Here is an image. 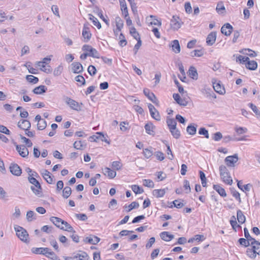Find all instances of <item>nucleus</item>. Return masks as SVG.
<instances>
[{
  "mask_svg": "<svg viewBox=\"0 0 260 260\" xmlns=\"http://www.w3.org/2000/svg\"><path fill=\"white\" fill-rule=\"evenodd\" d=\"M246 67L250 70H255L257 67V63L255 61L249 59L246 63Z\"/></svg>",
  "mask_w": 260,
  "mask_h": 260,
  "instance_id": "nucleus-29",
  "label": "nucleus"
},
{
  "mask_svg": "<svg viewBox=\"0 0 260 260\" xmlns=\"http://www.w3.org/2000/svg\"><path fill=\"white\" fill-rule=\"evenodd\" d=\"M248 106L255 114L257 118L260 119V112L258 110L257 107L252 103H249Z\"/></svg>",
  "mask_w": 260,
  "mask_h": 260,
  "instance_id": "nucleus-51",
  "label": "nucleus"
},
{
  "mask_svg": "<svg viewBox=\"0 0 260 260\" xmlns=\"http://www.w3.org/2000/svg\"><path fill=\"white\" fill-rule=\"evenodd\" d=\"M205 239V237L203 235H196L193 237L190 238L188 242V243H192L194 241H196L198 242L203 241Z\"/></svg>",
  "mask_w": 260,
  "mask_h": 260,
  "instance_id": "nucleus-37",
  "label": "nucleus"
},
{
  "mask_svg": "<svg viewBox=\"0 0 260 260\" xmlns=\"http://www.w3.org/2000/svg\"><path fill=\"white\" fill-rule=\"evenodd\" d=\"M197 126L195 124H190L186 128L187 132L191 135H195L197 132Z\"/></svg>",
  "mask_w": 260,
  "mask_h": 260,
  "instance_id": "nucleus-33",
  "label": "nucleus"
},
{
  "mask_svg": "<svg viewBox=\"0 0 260 260\" xmlns=\"http://www.w3.org/2000/svg\"><path fill=\"white\" fill-rule=\"evenodd\" d=\"M172 50L176 53H178L180 52V46L179 41L177 40H175L172 43Z\"/></svg>",
  "mask_w": 260,
  "mask_h": 260,
  "instance_id": "nucleus-34",
  "label": "nucleus"
},
{
  "mask_svg": "<svg viewBox=\"0 0 260 260\" xmlns=\"http://www.w3.org/2000/svg\"><path fill=\"white\" fill-rule=\"evenodd\" d=\"M154 128V125L151 122H148L145 125V129L146 132L149 135H153L154 134V132L153 131Z\"/></svg>",
  "mask_w": 260,
  "mask_h": 260,
  "instance_id": "nucleus-28",
  "label": "nucleus"
},
{
  "mask_svg": "<svg viewBox=\"0 0 260 260\" xmlns=\"http://www.w3.org/2000/svg\"><path fill=\"white\" fill-rule=\"evenodd\" d=\"M131 189L136 194H140L143 192V189L137 185H131Z\"/></svg>",
  "mask_w": 260,
  "mask_h": 260,
  "instance_id": "nucleus-52",
  "label": "nucleus"
},
{
  "mask_svg": "<svg viewBox=\"0 0 260 260\" xmlns=\"http://www.w3.org/2000/svg\"><path fill=\"white\" fill-rule=\"evenodd\" d=\"M213 188L219 193L221 197L223 198L226 197V193L224 189L221 187L220 185L214 184Z\"/></svg>",
  "mask_w": 260,
  "mask_h": 260,
  "instance_id": "nucleus-25",
  "label": "nucleus"
},
{
  "mask_svg": "<svg viewBox=\"0 0 260 260\" xmlns=\"http://www.w3.org/2000/svg\"><path fill=\"white\" fill-rule=\"evenodd\" d=\"M223 182L227 184L231 185L233 183V180L230 175V173H227V175H220Z\"/></svg>",
  "mask_w": 260,
  "mask_h": 260,
  "instance_id": "nucleus-32",
  "label": "nucleus"
},
{
  "mask_svg": "<svg viewBox=\"0 0 260 260\" xmlns=\"http://www.w3.org/2000/svg\"><path fill=\"white\" fill-rule=\"evenodd\" d=\"M256 242H251L252 249L256 252V253L260 255V242L255 241Z\"/></svg>",
  "mask_w": 260,
  "mask_h": 260,
  "instance_id": "nucleus-35",
  "label": "nucleus"
},
{
  "mask_svg": "<svg viewBox=\"0 0 260 260\" xmlns=\"http://www.w3.org/2000/svg\"><path fill=\"white\" fill-rule=\"evenodd\" d=\"M131 36L134 39L137 41L134 48V53L136 54L138 50L142 45V41L139 34L136 31V29L134 27H131Z\"/></svg>",
  "mask_w": 260,
  "mask_h": 260,
  "instance_id": "nucleus-4",
  "label": "nucleus"
},
{
  "mask_svg": "<svg viewBox=\"0 0 260 260\" xmlns=\"http://www.w3.org/2000/svg\"><path fill=\"white\" fill-rule=\"evenodd\" d=\"M14 230L16 233V235L20 240L25 243L28 242V234L23 228L16 225L14 226Z\"/></svg>",
  "mask_w": 260,
  "mask_h": 260,
  "instance_id": "nucleus-2",
  "label": "nucleus"
},
{
  "mask_svg": "<svg viewBox=\"0 0 260 260\" xmlns=\"http://www.w3.org/2000/svg\"><path fill=\"white\" fill-rule=\"evenodd\" d=\"M238 242L239 244L243 246L244 247H248L251 244L249 242L248 240H247L246 239L243 238H241L238 240Z\"/></svg>",
  "mask_w": 260,
  "mask_h": 260,
  "instance_id": "nucleus-60",
  "label": "nucleus"
},
{
  "mask_svg": "<svg viewBox=\"0 0 260 260\" xmlns=\"http://www.w3.org/2000/svg\"><path fill=\"white\" fill-rule=\"evenodd\" d=\"M146 22L149 25H154L157 26H161V21L155 18V16L153 15H150L147 17L146 19Z\"/></svg>",
  "mask_w": 260,
  "mask_h": 260,
  "instance_id": "nucleus-14",
  "label": "nucleus"
},
{
  "mask_svg": "<svg viewBox=\"0 0 260 260\" xmlns=\"http://www.w3.org/2000/svg\"><path fill=\"white\" fill-rule=\"evenodd\" d=\"M216 38V32L212 31L210 32L206 38V43L209 46H211L214 44Z\"/></svg>",
  "mask_w": 260,
  "mask_h": 260,
  "instance_id": "nucleus-19",
  "label": "nucleus"
},
{
  "mask_svg": "<svg viewBox=\"0 0 260 260\" xmlns=\"http://www.w3.org/2000/svg\"><path fill=\"white\" fill-rule=\"evenodd\" d=\"M167 123L169 127V129L174 128L176 126L177 122L173 118H167Z\"/></svg>",
  "mask_w": 260,
  "mask_h": 260,
  "instance_id": "nucleus-45",
  "label": "nucleus"
},
{
  "mask_svg": "<svg viewBox=\"0 0 260 260\" xmlns=\"http://www.w3.org/2000/svg\"><path fill=\"white\" fill-rule=\"evenodd\" d=\"M47 126V122L45 120L40 121L37 124L38 129L39 130H43L46 128Z\"/></svg>",
  "mask_w": 260,
  "mask_h": 260,
  "instance_id": "nucleus-63",
  "label": "nucleus"
},
{
  "mask_svg": "<svg viewBox=\"0 0 260 260\" xmlns=\"http://www.w3.org/2000/svg\"><path fill=\"white\" fill-rule=\"evenodd\" d=\"M20 139L23 141V142L25 143L26 147H31V146L32 145V143L29 139L26 138L24 136H23L21 135H20Z\"/></svg>",
  "mask_w": 260,
  "mask_h": 260,
  "instance_id": "nucleus-57",
  "label": "nucleus"
},
{
  "mask_svg": "<svg viewBox=\"0 0 260 260\" xmlns=\"http://www.w3.org/2000/svg\"><path fill=\"white\" fill-rule=\"evenodd\" d=\"M143 185L149 188H153L154 186L152 180L150 179H144L143 180Z\"/></svg>",
  "mask_w": 260,
  "mask_h": 260,
  "instance_id": "nucleus-55",
  "label": "nucleus"
},
{
  "mask_svg": "<svg viewBox=\"0 0 260 260\" xmlns=\"http://www.w3.org/2000/svg\"><path fill=\"white\" fill-rule=\"evenodd\" d=\"M160 237L162 240L169 242L174 238L173 235L170 234L168 232H162L160 234Z\"/></svg>",
  "mask_w": 260,
  "mask_h": 260,
  "instance_id": "nucleus-24",
  "label": "nucleus"
},
{
  "mask_svg": "<svg viewBox=\"0 0 260 260\" xmlns=\"http://www.w3.org/2000/svg\"><path fill=\"white\" fill-rule=\"evenodd\" d=\"M237 219L239 223L242 224L245 221V217L242 211L238 210L237 212Z\"/></svg>",
  "mask_w": 260,
  "mask_h": 260,
  "instance_id": "nucleus-39",
  "label": "nucleus"
},
{
  "mask_svg": "<svg viewBox=\"0 0 260 260\" xmlns=\"http://www.w3.org/2000/svg\"><path fill=\"white\" fill-rule=\"evenodd\" d=\"M88 56H91L94 58H99L100 57V53L94 48H92L90 52L88 53Z\"/></svg>",
  "mask_w": 260,
  "mask_h": 260,
  "instance_id": "nucleus-50",
  "label": "nucleus"
},
{
  "mask_svg": "<svg viewBox=\"0 0 260 260\" xmlns=\"http://www.w3.org/2000/svg\"><path fill=\"white\" fill-rule=\"evenodd\" d=\"M41 174L44 179L49 184H52L53 183V177L51 176V174L47 170H44L41 172Z\"/></svg>",
  "mask_w": 260,
  "mask_h": 260,
  "instance_id": "nucleus-18",
  "label": "nucleus"
},
{
  "mask_svg": "<svg viewBox=\"0 0 260 260\" xmlns=\"http://www.w3.org/2000/svg\"><path fill=\"white\" fill-rule=\"evenodd\" d=\"M216 10L219 14H223L225 13V8L222 2H219L218 3L216 8Z\"/></svg>",
  "mask_w": 260,
  "mask_h": 260,
  "instance_id": "nucleus-31",
  "label": "nucleus"
},
{
  "mask_svg": "<svg viewBox=\"0 0 260 260\" xmlns=\"http://www.w3.org/2000/svg\"><path fill=\"white\" fill-rule=\"evenodd\" d=\"M244 232L246 239L248 240L250 243H251V242H256V240L250 235L248 230L246 228H244Z\"/></svg>",
  "mask_w": 260,
  "mask_h": 260,
  "instance_id": "nucleus-40",
  "label": "nucleus"
},
{
  "mask_svg": "<svg viewBox=\"0 0 260 260\" xmlns=\"http://www.w3.org/2000/svg\"><path fill=\"white\" fill-rule=\"evenodd\" d=\"M88 16L89 19L92 21L93 24L96 26L98 29H100L101 28V24L98 19L90 14H88Z\"/></svg>",
  "mask_w": 260,
  "mask_h": 260,
  "instance_id": "nucleus-44",
  "label": "nucleus"
},
{
  "mask_svg": "<svg viewBox=\"0 0 260 260\" xmlns=\"http://www.w3.org/2000/svg\"><path fill=\"white\" fill-rule=\"evenodd\" d=\"M47 90V88L45 85H40L35 88L33 92L36 94H41L45 92Z\"/></svg>",
  "mask_w": 260,
  "mask_h": 260,
  "instance_id": "nucleus-27",
  "label": "nucleus"
},
{
  "mask_svg": "<svg viewBox=\"0 0 260 260\" xmlns=\"http://www.w3.org/2000/svg\"><path fill=\"white\" fill-rule=\"evenodd\" d=\"M64 100L66 104L68 105L72 109L77 111H80L82 110V106L83 105L82 103H79L75 100L68 96L64 97Z\"/></svg>",
  "mask_w": 260,
  "mask_h": 260,
  "instance_id": "nucleus-3",
  "label": "nucleus"
},
{
  "mask_svg": "<svg viewBox=\"0 0 260 260\" xmlns=\"http://www.w3.org/2000/svg\"><path fill=\"white\" fill-rule=\"evenodd\" d=\"M189 76L193 79L197 80L198 79V74L196 69L193 67H190L188 70Z\"/></svg>",
  "mask_w": 260,
  "mask_h": 260,
  "instance_id": "nucleus-30",
  "label": "nucleus"
},
{
  "mask_svg": "<svg viewBox=\"0 0 260 260\" xmlns=\"http://www.w3.org/2000/svg\"><path fill=\"white\" fill-rule=\"evenodd\" d=\"M231 191L233 196L237 200H238L239 203H240L241 201L240 198V194L239 192L234 188L231 189Z\"/></svg>",
  "mask_w": 260,
  "mask_h": 260,
  "instance_id": "nucleus-61",
  "label": "nucleus"
},
{
  "mask_svg": "<svg viewBox=\"0 0 260 260\" xmlns=\"http://www.w3.org/2000/svg\"><path fill=\"white\" fill-rule=\"evenodd\" d=\"M37 214L32 211H28L26 213V219L28 221H31L36 219Z\"/></svg>",
  "mask_w": 260,
  "mask_h": 260,
  "instance_id": "nucleus-48",
  "label": "nucleus"
},
{
  "mask_svg": "<svg viewBox=\"0 0 260 260\" xmlns=\"http://www.w3.org/2000/svg\"><path fill=\"white\" fill-rule=\"evenodd\" d=\"M246 253L247 255L251 258H255L257 254L256 252H255L252 248H247Z\"/></svg>",
  "mask_w": 260,
  "mask_h": 260,
  "instance_id": "nucleus-59",
  "label": "nucleus"
},
{
  "mask_svg": "<svg viewBox=\"0 0 260 260\" xmlns=\"http://www.w3.org/2000/svg\"><path fill=\"white\" fill-rule=\"evenodd\" d=\"M100 241V238L99 237L93 236L92 237H87L84 239V241L86 243H90L91 244H96Z\"/></svg>",
  "mask_w": 260,
  "mask_h": 260,
  "instance_id": "nucleus-23",
  "label": "nucleus"
},
{
  "mask_svg": "<svg viewBox=\"0 0 260 260\" xmlns=\"http://www.w3.org/2000/svg\"><path fill=\"white\" fill-rule=\"evenodd\" d=\"M239 157L238 154L233 155H230L225 157L224 161L226 165L229 167H234L236 163L238 161Z\"/></svg>",
  "mask_w": 260,
  "mask_h": 260,
  "instance_id": "nucleus-7",
  "label": "nucleus"
},
{
  "mask_svg": "<svg viewBox=\"0 0 260 260\" xmlns=\"http://www.w3.org/2000/svg\"><path fill=\"white\" fill-rule=\"evenodd\" d=\"M42 254L45 255L46 256L51 258L52 259L56 257V255L54 252H53L51 249L49 248L43 247V250L42 252Z\"/></svg>",
  "mask_w": 260,
  "mask_h": 260,
  "instance_id": "nucleus-22",
  "label": "nucleus"
},
{
  "mask_svg": "<svg viewBox=\"0 0 260 260\" xmlns=\"http://www.w3.org/2000/svg\"><path fill=\"white\" fill-rule=\"evenodd\" d=\"M105 175H107L110 178H114L116 176V173L109 168H106L105 169Z\"/></svg>",
  "mask_w": 260,
  "mask_h": 260,
  "instance_id": "nucleus-41",
  "label": "nucleus"
},
{
  "mask_svg": "<svg viewBox=\"0 0 260 260\" xmlns=\"http://www.w3.org/2000/svg\"><path fill=\"white\" fill-rule=\"evenodd\" d=\"M18 126L25 131H27L31 127V123L29 121L21 119L18 122Z\"/></svg>",
  "mask_w": 260,
  "mask_h": 260,
  "instance_id": "nucleus-12",
  "label": "nucleus"
},
{
  "mask_svg": "<svg viewBox=\"0 0 260 260\" xmlns=\"http://www.w3.org/2000/svg\"><path fill=\"white\" fill-rule=\"evenodd\" d=\"M10 172L14 175L19 176L22 173L20 167L16 164H11L9 167Z\"/></svg>",
  "mask_w": 260,
  "mask_h": 260,
  "instance_id": "nucleus-10",
  "label": "nucleus"
},
{
  "mask_svg": "<svg viewBox=\"0 0 260 260\" xmlns=\"http://www.w3.org/2000/svg\"><path fill=\"white\" fill-rule=\"evenodd\" d=\"M166 193L165 189H154L153 191V196H155L156 198H160L162 197Z\"/></svg>",
  "mask_w": 260,
  "mask_h": 260,
  "instance_id": "nucleus-42",
  "label": "nucleus"
},
{
  "mask_svg": "<svg viewBox=\"0 0 260 260\" xmlns=\"http://www.w3.org/2000/svg\"><path fill=\"white\" fill-rule=\"evenodd\" d=\"M148 108L151 116L155 120L160 121L161 119L160 116L158 111L156 109L154 106L151 104H149L148 105Z\"/></svg>",
  "mask_w": 260,
  "mask_h": 260,
  "instance_id": "nucleus-8",
  "label": "nucleus"
},
{
  "mask_svg": "<svg viewBox=\"0 0 260 260\" xmlns=\"http://www.w3.org/2000/svg\"><path fill=\"white\" fill-rule=\"evenodd\" d=\"M62 193V196L64 199L68 198L72 193L71 188L69 186L65 187L63 189Z\"/></svg>",
  "mask_w": 260,
  "mask_h": 260,
  "instance_id": "nucleus-46",
  "label": "nucleus"
},
{
  "mask_svg": "<svg viewBox=\"0 0 260 260\" xmlns=\"http://www.w3.org/2000/svg\"><path fill=\"white\" fill-rule=\"evenodd\" d=\"M143 154L146 158H149L153 155V151L149 149L146 148L143 150Z\"/></svg>",
  "mask_w": 260,
  "mask_h": 260,
  "instance_id": "nucleus-64",
  "label": "nucleus"
},
{
  "mask_svg": "<svg viewBox=\"0 0 260 260\" xmlns=\"http://www.w3.org/2000/svg\"><path fill=\"white\" fill-rule=\"evenodd\" d=\"M115 22L116 28H117L118 31H120L121 29L122 28L123 25V21L118 16L115 18Z\"/></svg>",
  "mask_w": 260,
  "mask_h": 260,
  "instance_id": "nucleus-47",
  "label": "nucleus"
},
{
  "mask_svg": "<svg viewBox=\"0 0 260 260\" xmlns=\"http://www.w3.org/2000/svg\"><path fill=\"white\" fill-rule=\"evenodd\" d=\"M182 24L183 22L179 17L176 15L173 16L170 22V26L172 29L174 30H177L181 27Z\"/></svg>",
  "mask_w": 260,
  "mask_h": 260,
  "instance_id": "nucleus-6",
  "label": "nucleus"
},
{
  "mask_svg": "<svg viewBox=\"0 0 260 260\" xmlns=\"http://www.w3.org/2000/svg\"><path fill=\"white\" fill-rule=\"evenodd\" d=\"M171 134L173 137L175 139H178L180 136V133L178 129L177 128L176 126L174 128L169 129Z\"/></svg>",
  "mask_w": 260,
  "mask_h": 260,
  "instance_id": "nucleus-54",
  "label": "nucleus"
},
{
  "mask_svg": "<svg viewBox=\"0 0 260 260\" xmlns=\"http://www.w3.org/2000/svg\"><path fill=\"white\" fill-rule=\"evenodd\" d=\"M119 40H120L119 42L120 46L123 47L126 45L127 42L122 33H120L119 36Z\"/></svg>",
  "mask_w": 260,
  "mask_h": 260,
  "instance_id": "nucleus-62",
  "label": "nucleus"
},
{
  "mask_svg": "<svg viewBox=\"0 0 260 260\" xmlns=\"http://www.w3.org/2000/svg\"><path fill=\"white\" fill-rule=\"evenodd\" d=\"M45 61H38L37 65L40 67V70L46 73H50L52 72V68L49 65L45 64Z\"/></svg>",
  "mask_w": 260,
  "mask_h": 260,
  "instance_id": "nucleus-15",
  "label": "nucleus"
},
{
  "mask_svg": "<svg viewBox=\"0 0 260 260\" xmlns=\"http://www.w3.org/2000/svg\"><path fill=\"white\" fill-rule=\"evenodd\" d=\"M62 226H63V229H62V230L72 232L73 233H75V231L73 228V227L67 221L64 220V221H62Z\"/></svg>",
  "mask_w": 260,
  "mask_h": 260,
  "instance_id": "nucleus-38",
  "label": "nucleus"
},
{
  "mask_svg": "<svg viewBox=\"0 0 260 260\" xmlns=\"http://www.w3.org/2000/svg\"><path fill=\"white\" fill-rule=\"evenodd\" d=\"M82 36L84 38V42H87L91 38V34L89 30V27L87 24H84L83 30H82Z\"/></svg>",
  "mask_w": 260,
  "mask_h": 260,
  "instance_id": "nucleus-11",
  "label": "nucleus"
},
{
  "mask_svg": "<svg viewBox=\"0 0 260 260\" xmlns=\"http://www.w3.org/2000/svg\"><path fill=\"white\" fill-rule=\"evenodd\" d=\"M173 97L176 103L180 106H186L188 104V101L185 99L181 98L180 95L178 93H174Z\"/></svg>",
  "mask_w": 260,
  "mask_h": 260,
  "instance_id": "nucleus-16",
  "label": "nucleus"
},
{
  "mask_svg": "<svg viewBox=\"0 0 260 260\" xmlns=\"http://www.w3.org/2000/svg\"><path fill=\"white\" fill-rule=\"evenodd\" d=\"M75 257L76 259L79 258V260H88L89 258L88 254L84 251H80L75 255Z\"/></svg>",
  "mask_w": 260,
  "mask_h": 260,
  "instance_id": "nucleus-36",
  "label": "nucleus"
},
{
  "mask_svg": "<svg viewBox=\"0 0 260 260\" xmlns=\"http://www.w3.org/2000/svg\"><path fill=\"white\" fill-rule=\"evenodd\" d=\"M96 134L98 136L93 135L91 137V138L94 139V141H95L96 139H100L103 142H105L109 144H110V142L107 139L108 137L107 135L105 136L102 132H98Z\"/></svg>",
  "mask_w": 260,
  "mask_h": 260,
  "instance_id": "nucleus-21",
  "label": "nucleus"
},
{
  "mask_svg": "<svg viewBox=\"0 0 260 260\" xmlns=\"http://www.w3.org/2000/svg\"><path fill=\"white\" fill-rule=\"evenodd\" d=\"M144 94L153 103H156V98L154 94L150 92L149 89L145 88L143 90Z\"/></svg>",
  "mask_w": 260,
  "mask_h": 260,
  "instance_id": "nucleus-26",
  "label": "nucleus"
},
{
  "mask_svg": "<svg viewBox=\"0 0 260 260\" xmlns=\"http://www.w3.org/2000/svg\"><path fill=\"white\" fill-rule=\"evenodd\" d=\"M28 180L30 183L33 185L30 186V189L33 193L38 197H42L43 196L42 188L39 182L31 175L28 176Z\"/></svg>",
  "mask_w": 260,
  "mask_h": 260,
  "instance_id": "nucleus-1",
  "label": "nucleus"
},
{
  "mask_svg": "<svg viewBox=\"0 0 260 260\" xmlns=\"http://www.w3.org/2000/svg\"><path fill=\"white\" fill-rule=\"evenodd\" d=\"M72 68V70L74 73L79 74L81 73L83 70L82 65L78 62H75L71 64Z\"/></svg>",
  "mask_w": 260,
  "mask_h": 260,
  "instance_id": "nucleus-17",
  "label": "nucleus"
},
{
  "mask_svg": "<svg viewBox=\"0 0 260 260\" xmlns=\"http://www.w3.org/2000/svg\"><path fill=\"white\" fill-rule=\"evenodd\" d=\"M213 88L215 91L219 94H222L225 92L223 87H222L219 83L214 84Z\"/></svg>",
  "mask_w": 260,
  "mask_h": 260,
  "instance_id": "nucleus-43",
  "label": "nucleus"
},
{
  "mask_svg": "<svg viewBox=\"0 0 260 260\" xmlns=\"http://www.w3.org/2000/svg\"><path fill=\"white\" fill-rule=\"evenodd\" d=\"M26 79L28 82L34 84H36L39 81V79L32 75H27L26 76Z\"/></svg>",
  "mask_w": 260,
  "mask_h": 260,
  "instance_id": "nucleus-56",
  "label": "nucleus"
},
{
  "mask_svg": "<svg viewBox=\"0 0 260 260\" xmlns=\"http://www.w3.org/2000/svg\"><path fill=\"white\" fill-rule=\"evenodd\" d=\"M50 220L57 228L63 229V226L62 225V221H64L63 220L59 217L52 216L50 217Z\"/></svg>",
  "mask_w": 260,
  "mask_h": 260,
  "instance_id": "nucleus-20",
  "label": "nucleus"
},
{
  "mask_svg": "<svg viewBox=\"0 0 260 260\" xmlns=\"http://www.w3.org/2000/svg\"><path fill=\"white\" fill-rule=\"evenodd\" d=\"M74 147L78 150H82L85 147V144L81 141H75L73 144Z\"/></svg>",
  "mask_w": 260,
  "mask_h": 260,
  "instance_id": "nucleus-49",
  "label": "nucleus"
},
{
  "mask_svg": "<svg viewBox=\"0 0 260 260\" xmlns=\"http://www.w3.org/2000/svg\"><path fill=\"white\" fill-rule=\"evenodd\" d=\"M199 174L202 186L206 187L207 185V179L205 173L203 171H200Z\"/></svg>",
  "mask_w": 260,
  "mask_h": 260,
  "instance_id": "nucleus-53",
  "label": "nucleus"
},
{
  "mask_svg": "<svg viewBox=\"0 0 260 260\" xmlns=\"http://www.w3.org/2000/svg\"><path fill=\"white\" fill-rule=\"evenodd\" d=\"M14 144L16 146V150L20 156L23 157H26L28 156L29 151L26 146L24 145H18L16 143H14Z\"/></svg>",
  "mask_w": 260,
  "mask_h": 260,
  "instance_id": "nucleus-9",
  "label": "nucleus"
},
{
  "mask_svg": "<svg viewBox=\"0 0 260 260\" xmlns=\"http://www.w3.org/2000/svg\"><path fill=\"white\" fill-rule=\"evenodd\" d=\"M233 29V26L229 23H226L224 24L221 28V32L225 36H230Z\"/></svg>",
  "mask_w": 260,
  "mask_h": 260,
  "instance_id": "nucleus-13",
  "label": "nucleus"
},
{
  "mask_svg": "<svg viewBox=\"0 0 260 260\" xmlns=\"http://www.w3.org/2000/svg\"><path fill=\"white\" fill-rule=\"evenodd\" d=\"M203 54V51L202 50H194L191 52L190 56L192 57H201Z\"/></svg>",
  "mask_w": 260,
  "mask_h": 260,
  "instance_id": "nucleus-58",
  "label": "nucleus"
},
{
  "mask_svg": "<svg viewBox=\"0 0 260 260\" xmlns=\"http://www.w3.org/2000/svg\"><path fill=\"white\" fill-rule=\"evenodd\" d=\"M122 11V14L124 16L126 20V24L127 26L130 25V18L128 16V9L125 0H119Z\"/></svg>",
  "mask_w": 260,
  "mask_h": 260,
  "instance_id": "nucleus-5",
  "label": "nucleus"
}]
</instances>
